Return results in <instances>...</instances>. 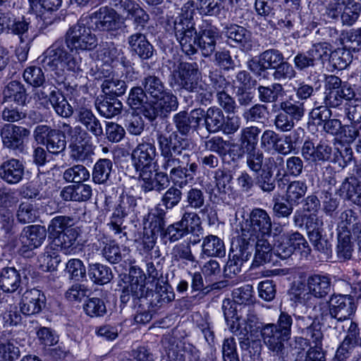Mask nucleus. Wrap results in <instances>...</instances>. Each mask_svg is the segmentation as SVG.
Wrapping results in <instances>:
<instances>
[{
    "label": "nucleus",
    "mask_w": 361,
    "mask_h": 361,
    "mask_svg": "<svg viewBox=\"0 0 361 361\" xmlns=\"http://www.w3.org/2000/svg\"><path fill=\"white\" fill-rule=\"evenodd\" d=\"M157 140L163 171L154 172L152 169H145L139 173L142 190L144 192L154 190L160 193L168 188L171 181L180 188L193 183L198 164L192 159L191 152L194 148L192 140L182 137L176 133H171L169 136L159 133L157 135Z\"/></svg>",
    "instance_id": "nucleus-1"
},
{
    "label": "nucleus",
    "mask_w": 361,
    "mask_h": 361,
    "mask_svg": "<svg viewBox=\"0 0 361 361\" xmlns=\"http://www.w3.org/2000/svg\"><path fill=\"white\" fill-rule=\"evenodd\" d=\"M90 18L82 16L78 23L70 27L65 34V39H57L44 52V66L51 71H63L66 68L80 73L85 71V64L74 57L70 51H91L97 46V36L92 32Z\"/></svg>",
    "instance_id": "nucleus-2"
},
{
    "label": "nucleus",
    "mask_w": 361,
    "mask_h": 361,
    "mask_svg": "<svg viewBox=\"0 0 361 361\" xmlns=\"http://www.w3.org/2000/svg\"><path fill=\"white\" fill-rule=\"evenodd\" d=\"M128 279L129 284L123 288L120 295L122 304L126 305L132 300L133 305H141L140 302L142 300H147L151 295L150 305L153 307H161L175 298L173 288L168 283H157L155 293L146 288L145 274L138 267L130 268Z\"/></svg>",
    "instance_id": "nucleus-3"
},
{
    "label": "nucleus",
    "mask_w": 361,
    "mask_h": 361,
    "mask_svg": "<svg viewBox=\"0 0 361 361\" xmlns=\"http://www.w3.org/2000/svg\"><path fill=\"white\" fill-rule=\"evenodd\" d=\"M137 199L133 195H123L120 197L106 226L110 232L121 242H126L128 238L125 231L126 226H122L124 219L134 217L137 212Z\"/></svg>",
    "instance_id": "nucleus-4"
},
{
    "label": "nucleus",
    "mask_w": 361,
    "mask_h": 361,
    "mask_svg": "<svg viewBox=\"0 0 361 361\" xmlns=\"http://www.w3.org/2000/svg\"><path fill=\"white\" fill-rule=\"evenodd\" d=\"M339 87L335 83V75H326L324 80V92L323 104L310 111V118L315 126H323L332 116V109L338 110L341 102L338 97L336 89Z\"/></svg>",
    "instance_id": "nucleus-5"
},
{
    "label": "nucleus",
    "mask_w": 361,
    "mask_h": 361,
    "mask_svg": "<svg viewBox=\"0 0 361 361\" xmlns=\"http://www.w3.org/2000/svg\"><path fill=\"white\" fill-rule=\"evenodd\" d=\"M271 219L267 212L261 208H255L250 213L249 218L241 223V236L238 239H245L251 244V238L271 237Z\"/></svg>",
    "instance_id": "nucleus-6"
},
{
    "label": "nucleus",
    "mask_w": 361,
    "mask_h": 361,
    "mask_svg": "<svg viewBox=\"0 0 361 361\" xmlns=\"http://www.w3.org/2000/svg\"><path fill=\"white\" fill-rule=\"evenodd\" d=\"M335 83L339 87L336 89L341 105L338 111H343L346 118L352 123H361V98L357 97L354 85L335 75Z\"/></svg>",
    "instance_id": "nucleus-7"
},
{
    "label": "nucleus",
    "mask_w": 361,
    "mask_h": 361,
    "mask_svg": "<svg viewBox=\"0 0 361 361\" xmlns=\"http://www.w3.org/2000/svg\"><path fill=\"white\" fill-rule=\"evenodd\" d=\"M85 17L90 18V23L94 25V30L106 32L110 38H116L121 35L123 22L120 20L118 13L113 8L103 6Z\"/></svg>",
    "instance_id": "nucleus-8"
},
{
    "label": "nucleus",
    "mask_w": 361,
    "mask_h": 361,
    "mask_svg": "<svg viewBox=\"0 0 361 361\" xmlns=\"http://www.w3.org/2000/svg\"><path fill=\"white\" fill-rule=\"evenodd\" d=\"M173 32L182 51L188 56L195 54L198 34L191 19L176 17L173 22Z\"/></svg>",
    "instance_id": "nucleus-9"
},
{
    "label": "nucleus",
    "mask_w": 361,
    "mask_h": 361,
    "mask_svg": "<svg viewBox=\"0 0 361 361\" xmlns=\"http://www.w3.org/2000/svg\"><path fill=\"white\" fill-rule=\"evenodd\" d=\"M171 79L180 89L190 92L202 80L197 63L178 61L171 71Z\"/></svg>",
    "instance_id": "nucleus-10"
},
{
    "label": "nucleus",
    "mask_w": 361,
    "mask_h": 361,
    "mask_svg": "<svg viewBox=\"0 0 361 361\" xmlns=\"http://www.w3.org/2000/svg\"><path fill=\"white\" fill-rule=\"evenodd\" d=\"M253 252V245L245 239H235L231 243L229 259L224 267L226 277L232 278L241 271L244 262H247Z\"/></svg>",
    "instance_id": "nucleus-11"
},
{
    "label": "nucleus",
    "mask_w": 361,
    "mask_h": 361,
    "mask_svg": "<svg viewBox=\"0 0 361 361\" xmlns=\"http://www.w3.org/2000/svg\"><path fill=\"white\" fill-rule=\"evenodd\" d=\"M177 97L171 91L166 90L161 96L154 99L150 104H147L142 111V115L149 121H154L158 116L165 118L178 108Z\"/></svg>",
    "instance_id": "nucleus-12"
},
{
    "label": "nucleus",
    "mask_w": 361,
    "mask_h": 361,
    "mask_svg": "<svg viewBox=\"0 0 361 361\" xmlns=\"http://www.w3.org/2000/svg\"><path fill=\"white\" fill-rule=\"evenodd\" d=\"M33 135L38 143L45 145L48 152L53 154H61L66 148V135L62 130L39 125L35 128Z\"/></svg>",
    "instance_id": "nucleus-13"
},
{
    "label": "nucleus",
    "mask_w": 361,
    "mask_h": 361,
    "mask_svg": "<svg viewBox=\"0 0 361 361\" xmlns=\"http://www.w3.org/2000/svg\"><path fill=\"white\" fill-rule=\"evenodd\" d=\"M330 50V44L319 42L314 44L306 51H298L293 59L295 71L304 72L314 68L319 61L327 58Z\"/></svg>",
    "instance_id": "nucleus-14"
},
{
    "label": "nucleus",
    "mask_w": 361,
    "mask_h": 361,
    "mask_svg": "<svg viewBox=\"0 0 361 361\" xmlns=\"http://www.w3.org/2000/svg\"><path fill=\"white\" fill-rule=\"evenodd\" d=\"M47 230L40 225H30L24 227L18 240V252L25 257L31 255V252L39 247L45 240Z\"/></svg>",
    "instance_id": "nucleus-15"
},
{
    "label": "nucleus",
    "mask_w": 361,
    "mask_h": 361,
    "mask_svg": "<svg viewBox=\"0 0 361 361\" xmlns=\"http://www.w3.org/2000/svg\"><path fill=\"white\" fill-rule=\"evenodd\" d=\"M284 59L283 53L276 49H269L262 52L258 60L248 61L247 67L257 77L268 79L269 69L274 70Z\"/></svg>",
    "instance_id": "nucleus-16"
},
{
    "label": "nucleus",
    "mask_w": 361,
    "mask_h": 361,
    "mask_svg": "<svg viewBox=\"0 0 361 361\" xmlns=\"http://www.w3.org/2000/svg\"><path fill=\"white\" fill-rule=\"evenodd\" d=\"M260 334L264 343L274 356L278 357L279 361H286L284 343L289 339L273 323L262 324Z\"/></svg>",
    "instance_id": "nucleus-17"
},
{
    "label": "nucleus",
    "mask_w": 361,
    "mask_h": 361,
    "mask_svg": "<svg viewBox=\"0 0 361 361\" xmlns=\"http://www.w3.org/2000/svg\"><path fill=\"white\" fill-rule=\"evenodd\" d=\"M284 166V159L280 155L269 156L265 159L264 168L256 178V185L265 192L270 193L275 190L274 170Z\"/></svg>",
    "instance_id": "nucleus-18"
},
{
    "label": "nucleus",
    "mask_w": 361,
    "mask_h": 361,
    "mask_svg": "<svg viewBox=\"0 0 361 361\" xmlns=\"http://www.w3.org/2000/svg\"><path fill=\"white\" fill-rule=\"evenodd\" d=\"M356 307L354 298L350 295H333L329 300V313L338 322L350 319Z\"/></svg>",
    "instance_id": "nucleus-19"
},
{
    "label": "nucleus",
    "mask_w": 361,
    "mask_h": 361,
    "mask_svg": "<svg viewBox=\"0 0 361 361\" xmlns=\"http://www.w3.org/2000/svg\"><path fill=\"white\" fill-rule=\"evenodd\" d=\"M307 286L309 292L305 293L302 297L299 295L300 303L305 304L312 295L316 298L326 297L331 290V281L326 276L314 274L307 277Z\"/></svg>",
    "instance_id": "nucleus-20"
},
{
    "label": "nucleus",
    "mask_w": 361,
    "mask_h": 361,
    "mask_svg": "<svg viewBox=\"0 0 361 361\" xmlns=\"http://www.w3.org/2000/svg\"><path fill=\"white\" fill-rule=\"evenodd\" d=\"M157 156V149L154 143L142 142L139 143L131 153V159L136 171H144L151 169V164Z\"/></svg>",
    "instance_id": "nucleus-21"
},
{
    "label": "nucleus",
    "mask_w": 361,
    "mask_h": 361,
    "mask_svg": "<svg viewBox=\"0 0 361 361\" xmlns=\"http://www.w3.org/2000/svg\"><path fill=\"white\" fill-rule=\"evenodd\" d=\"M296 326L308 341H311L316 348H321L323 334L319 322L309 316H295Z\"/></svg>",
    "instance_id": "nucleus-22"
},
{
    "label": "nucleus",
    "mask_w": 361,
    "mask_h": 361,
    "mask_svg": "<svg viewBox=\"0 0 361 361\" xmlns=\"http://www.w3.org/2000/svg\"><path fill=\"white\" fill-rule=\"evenodd\" d=\"M301 154L306 161L324 163L331 160L332 147L324 141H320L317 146H314L312 141L306 140L302 147Z\"/></svg>",
    "instance_id": "nucleus-23"
},
{
    "label": "nucleus",
    "mask_w": 361,
    "mask_h": 361,
    "mask_svg": "<svg viewBox=\"0 0 361 361\" xmlns=\"http://www.w3.org/2000/svg\"><path fill=\"white\" fill-rule=\"evenodd\" d=\"M222 33L228 41L236 44L242 51L248 52L252 49V32L245 27L236 24H229L224 27Z\"/></svg>",
    "instance_id": "nucleus-24"
},
{
    "label": "nucleus",
    "mask_w": 361,
    "mask_h": 361,
    "mask_svg": "<svg viewBox=\"0 0 361 361\" xmlns=\"http://www.w3.org/2000/svg\"><path fill=\"white\" fill-rule=\"evenodd\" d=\"M30 134L28 129L13 124H6L1 130V136L5 147L14 150H23V140Z\"/></svg>",
    "instance_id": "nucleus-25"
},
{
    "label": "nucleus",
    "mask_w": 361,
    "mask_h": 361,
    "mask_svg": "<svg viewBox=\"0 0 361 361\" xmlns=\"http://www.w3.org/2000/svg\"><path fill=\"white\" fill-rule=\"evenodd\" d=\"M5 22V30L17 35L20 42L25 43L32 40V37L29 34L31 29L30 18L25 16L16 17L12 13L8 11L6 13Z\"/></svg>",
    "instance_id": "nucleus-26"
},
{
    "label": "nucleus",
    "mask_w": 361,
    "mask_h": 361,
    "mask_svg": "<svg viewBox=\"0 0 361 361\" xmlns=\"http://www.w3.org/2000/svg\"><path fill=\"white\" fill-rule=\"evenodd\" d=\"M46 298L39 290L33 288L26 290L20 302V312L25 315H33L39 313L45 306Z\"/></svg>",
    "instance_id": "nucleus-27"
},
{
    "label": "nucleus",
    "mask_w": 361,
    "mask_h": 361,
    "mask_svg": "<svg viewBox=\"0 0 361 361\" xmlns=\"http://www.w3.org/2000/svg\"><path fill=\"white\" fill-rule=\"evenodd\" d=\"M127 42L130 52L137 55L142 60L151 59L155 52L153 45L148 41L146 35L141 32L130 35Z\"/></svg>",
    "instance_id": "nucleus-28"
},
{
    "label": "nucleus",
    "mask_w": 361,
    "mask_h": 361,
    "mask_svg": "<svg viewBox=\"0 0 361 361\" xmlns=\"http://www.w3.org/2000/svg\"><path fill=\"white\" fill-rule=\"evenodd\" d=\"M76 114L78 121L82 125L87 133H90L97 139L102 138L104 135L102 123L91 109L80 107L76 110Z\"/></svg>",
    "instance_id": "nucleus-29"
},
{
    "label": "nucleus",
    "mask_w": 361,
    "mask_h": 361,
    "mask_svg": "<svg viewBox=\"0 0 361 361\" xmlns=\"http://www.w3.org/2000/svg\"><path fill=\"white\" fill-rule=\"evenodd\" d=\"M24 171L25 166L23 162L19 159L12 158L1 164L0 178L8 184H17L22 180Z\"/></svg>",
    "instance_id": "nucleus-30"
},
{
    "label": "nucleus",
    "mask_w": 361,
    "mask_h": 361,
    "mask_svg": "<svg viewBox=\"0 0 361 361\" xmlns=\"http://www.w3.org/2000/svg\"><path fill=\"white\" fill-rule=\"evenodd\" d=\"M337 233L353 234L361 231V219L356 212L347 209L342 212L337 221Z\"/></svg>",
    "instance_id": "nucleus-31"
},
{
    "label": "nucleus",
    "mask_w": 361,
    "mask_h": 361,
    "mask_svg": "<svg viewBox=\"0 0 361 361\" xmlns=\"http://www.w3.org/2000/svg\"><path fill=\"white\" fill-rule=\"evenodd\" d=\"M339 190L346 200L361 207V183L353 173L343 180Z\"/></svg>",
    "instance_id": "nucleus-32"
},
{
    "label": "nucleus",
    "mask_w": 361,
    "mask_h": 361,
    "mask_svg": "<svg viewBox=\"0 0 361 361\" xmlns=\"http://www.w3.org/2000/svg\"><path fill=\"white\" fill-rule=\"evenodd\" d=\"M269 237H253L250 240V243L255 246V254L252 262L255 267L269 262L273 253V247L268 240Z\"/></svg>",
    "instance_id": "nucleus-33"
},
{
    "label": "nucleus",
    "mask_w": 361,
    "mask_h": 361,
    "mask_svg": "<svg viewBox=\"0 0 361 361\" xmlns=\"http://www.w3.org/2000/svg\"><path fill=\"white\" fill-rule=\"evenodd\" d=\"M95 107L102 116L106 118H111L122 112L123 104L116 97L104 95L97 98Z\"/></svg>",
    "instance_id": "nucleus-34"
},
{
    "label": "nucleus",
    "mask_w": 361,
    "mask_h": 361,
    "mask_svg": "<svg viewBox=\"0 0 361 361\" xmlns=\"http://www.w3.org/2000/svg\"><path fill=\"white\" fill-rule=\"evenodd\" d=\"M21 283L19 271L14 267H5L0 273V288L6 293H13Z\"/></svg>",
    "instance_id": "nucleus-35"
},
{
    "label": "nucleus",
    "mask_w": 361,
    "mask_h": 361,
    "mask_svg": "<svg viewBox=\"0 0 361 361\" xmlns=\"http://www.w3.org/2000/svg\"><path fill=\"white\" fill-rule=\"evenodd\" d=\"M217 38L218 32L214 27H210L200 32L197 37V44L204 56H209L214 53Z\"/></svg>",
    "instance_id": "nucleus-36"
},
{
    "label": "nucleus",
    "mask_w": 361,
    "mask_h": 361,
    "mask_svg": "<svg viewBox=\"0 0 361 361\" xmlns=\"http://www.w3.org/2000/svg\"><path fill=\"white\" fill-rule=\"evenodd\" d=\"M202 255H204L207 257H224L226 255V248L224 241L216 235H207L203 238Z\"/></svg>",
    "instance_id": "nucleus-37"
},
{
    "label": "nucleus",
    "mask_w": 361,
    "mask_h": 361,
    "mask_svg": "<svg viewBox=\"0 0 361 361\" xmlns=\"http://www.w3.org/2000/svg\"><path fill=\"white\" fill-rule=\"evenodd\" d=\"M224 122V114L217 106H211L205 111L204 127L209 133L221 131Z\"/></svg>",
    "instance_id": "nucleus-38"
},
{
    "label": "nucleus",
    "mask_w": 361,
    "mask_h": 361,
    "mask_svg": "<svg viewBox=\"0 0 361 361\" xmlns=\"http://www.w3.org/2000/svg\"><path fill=\"white\" fill-rule=\"evenodd\" d=\"M260 133L261 129L257 126L246 127L241 130L240 145L243 153L259 149L257 143Z\"/></svg>",
    "instance_id": "nucleus-39"
},
{
    "label": "nucleus",
    "mask_w": 361,
    "mask_h": 361,
    "mask_svg": "<svg viewBox=\"0 0 361 361\" xmlns=\"http://www.w3.org/2000/svg\"><path fill=\"white\" fill-rule=\"evenodd\" d=\"M51 105L56 113L63 118H69L73 114L71 105L68 102L63 93L56 87L48 102V106Z\"/></svg>",
    "instance_id": "nucleus-40"
},
{
    "label": "nucleus",
    "mask_w": 361,
    "mask_h": 361,
    "mask_svg": "<svg viewBox=\"0 0 361 361\" xmlns=\"http://www.w3.org/2000/svg\"><path fill=\"white\" fill-rule=\"evenodd\" d=\"M307 191V185L305 181H290L286 188L285 200L290 204L298 205L302 202Z\"/></svg>",
    "instance_id": "nucleus-41"
},
{
    "label": "nucleus",
    "mask_w": 361,
    "mask_h": 361,
    "mask_svg": "<svg viewBox=\"0 0 361 361\" xmlns=\"http://www.w3.org/2000/svg\"><path fill=\"white\" fill-rule=\"evenodd\" d=\"M257 93L261 102L274 103L277 102L279 98L284 96L285 90L281 83L274 82L269 86H258Z\"/></svg>",
    "instance_id": "nucleus-42"
},
{
    "label": "nucleus",
    "mask_w": 361,
    "mask_h": 361,
    "mask_svg": "<svg viewBox=\"0 0 361 361\" xmlns=\"http://www.w3.org/2000/svg\"><path fill=\"white\" fill-rule=\"evenodd\" d=\"M113 170V162L109 159H99L94 165L92 180L95 183L105 184Z\"/></svg>",
    "instance_id": "nucleus-43"
},
{
    "label": "nucleus",
    "mask_w": 361,
    "mask_h": 361,
    "mask_svg": "<svg viewBox=\"0 0 361 361\" xmlns=\"http://www.w3.org/2000/svg\"><path fill=\"white\" fill-rule=\"evenodd\" d=\"M314 249L319 252V257L322 259H328L332 253L331 244L326 235L319 233H313L308 237Z\"/></svg>",
    "instance_id": "nucleus-44"
},
{
    "label": "nucleus",
    "mask_w": 361,
    "mask_h": 361,
    "mask_svg": "<svg viewBox=\"0 0 361 361\" xmlns=\"http://www.w3.org/2000/svg\"><path fill=\"white\" fill-rule=\"evenodd\" d=\"M90 279L95 283L104 285L113 279V273L110 267L99 263L90 264L88 269Z\"/></svg>",
    "instance_id": "nucleus-45"
},
{
    "label": "nucleus",
    "mask_w": 361,
    "mask_h": 361,
    "mask_svg": "<svg viewBox=\"0 0 361 361\" xmlns=\"http://www.w3.org/2000/svg\"><path fill=\"white\" fill-rule=\"evenodd\" d=\"M279 107L281 111H284L297 122L300 121L305 114L304 102L300 100H295L292 96L281 102Z\"/></svg>",
    "instance_id": "nucleus-46"
},
{
    "label": "nucleus",
    "mask_w": 361,
    "mask_h": 361,
    "mask_svg": "<svg viewBox=\"0 0 361 361\" xmlns=\"http://www.w3.org/2000/svg\"><path fill=\"white\" fill-rule=\"evenodd\" d=\"M178 222L188 235L191 233L199 237L202 233L201 220L197 213L185 212Z\"/></svg>",
    "instance_id": "nucleus-47"
},
{
    "label": "nucleus",
    "mask_w": 361,
    "mask_h": 361,
    "mask_svg": "<svg viewBox=\"0 0 361 361\" xmlns=\"http://www.w3.org/2000/svg\"><path fill=\"white\" fill-rule=\"evenodd\" d=\"M79 236L78 228H71L66 229L62 233H59L56 237L58 245H59L63 252L71 253L77 246V239Z\"/></svg>",
    "instance_id": "nucleus-48"
},
{
    "label": "nucleus",
    "mask_w": 361,
    "mask_h": 361,
    "mask_svg": "<svg viewBox=\"0 0 361 361\" xmlns=\"http://www.w3.org/2000/svg\"><path fill=\"white\" fill-rule=\"evenodd\" d=\"M104 77L105 79L103 80L101 87L104 96L117 98L125 94L127 89L125 81L117 78Z\"/></svg>",
    "instance_id": "nucleus-49"
},
{
    "label": "nucleus",
    "mask_w": 361,
    "mask_h": 361,
    "mask_svg": "<svg viewBox=\"0 0 361 361\" xmlns=\"http://www.w3.org/2000/svg\"><path fill=\"white\" fill-rule=\"evenodd\" d=\"M142 85L144 90L152 99L159 97L166 90L164 82L161 79L154 75H147L142 80Z\"/></svg>",
    "instance_id": "nucleus-50"
},
{
    "label": "nucleus",
    "mask_w": 361,
    "mask_h": 361,
    "mask_svg": "<svg viewBox=\"0 0 361 361\" xmlns=\"http://www.w3.org/2000/svg\"><path fill=\"white\" fill-rule=\"evenodd\" d=\"M127 104L131 109H140V113L142 114L143 109L146 107L147 104H150L151 102H147V93L143 87L136 86L130 89Z\"/></svg>",
    "instance_id": "nucleus-51"
},
{
    "label": "nucleus",
    "mask_w": 361,
    "mask_h": 361,
    "mask_svg": "<svg viewBox=\"0 0 361 361\" xmlns=\"http://www.w3.org/2000/svg\"><path fill=\"white\" fill-rule=\"evenodd\" d=\"M5 97L10 99L18 104H24L27 99L26 91L24 86L18 81L10 82L4 90Z\"/></svg>",
    "instance_id": "nucleus-52"
},
{
    "label": "nucleus",
    "mask_w": 361,
    "mask_h": 361,
    "mask_svg": "<svg viewBox=\"0 0 361 361\" xmlns=\"http://www.w3.org/2000/svg\"><path fill=\"white\" fill-rule=\"evenodd\" d=\"M0 302V310L2 311L1 316L6 325H17L21 321V316L17 310V306L14 304L8 303V299Z\"/></svg>",
    "instance_id": "nucleus-53"
},
{
    "label": "nucleus",
    "mask_w": 361,
    "mask_h": 361,
    "mask_svg": "<svg viewBox=\"0 0 361 361\" xmlns=\"http://www.w3.org/2000/svg\"><path fill=\"white\" fill-rule=\"evenodd\" d=\"M215 186L221 193L226 194L231 190L233 175L227 169H218L214 172Z\"/></svg>",
    "instance_id": "nucleus-54"
},
{
    "label": "nucleus",
    "mask_w": 361,
    "mask_h": 361,
    "mask_svg": "<svg viewBox=\"0 0 361 361\" xmlns=\"http://www.w3.org/2000/svg\"><path fill=\"white\" fill-rule=\"evenodd\" d=\"M327 57L331 66L337 70L345 69L352 61L350 52L342 49L330 51Z\"/></svg>",
    "instance_id": "nucleus-55"
},
{
    "label": "nucleus",
    "mask_w": 361,
    "mask_h": 361,
    "mask_svg": "<svg viewBox=\"0 0 361 361\" xmlns=\"http://www.w3.org/2000/svg\"><path fill=\"white\" fill-rule=\"evenodd\" d=\"M269 111L267 106L263 104H255L243 113V118L247 122H263L267 118Z\"/></svg>",
    "instance_id": "nucleus-56"
},
{
    "label": "nucleus",
    "mask_w": 361,
    "mask_h": 361,
    "mask_svg": "<svg viewBox=\"0 0 361 361\" xmlns=\"http://www.w3.org/2000/svg\"><path fill=\"white\" fill-rule=\"evenodd\" d=\"M296 75L297 72L294 66L289 62L284 61V59L276 66L272 73L274 80L279 82L290 81L294 79Z\"/></svg>",
    "instance_id": "nucleus-57"
},
{
    "label": "nucleus",
    "mask_w": 361,
    "mask_h": 361,
    "mask_svg": "<svg viewBox=\"0 0 361 361\" xmlns=\"http://www.w3.org/2000/svg\"><path fill=\"white\" fill-rule=\"evenodd\" d=\"M283 239L288 241V243L293 248V252L299 250L301 252L309 254L310 249L308 243L304 236L298 231L287 232L283 234Z\"/></svg>",
    "instance_id": "nucleus-58"
},
{
    "label": "nucleus",
    "mask_w": 361,
    "mask_h": 361,
    "mask_svg": "<svg viewBox=\"0 0 361 361\" xmlns=\"http://www.w3.org/2000/svg\"><path fill=\"white\" fill-rule=\"evenodd\" d=\"M83 309L86 314L91 317H103L106 313L104 300L99 298H90L85 300Z\"/></svg>",
    "instance_id": "nucleus-59"
},
{
    "label": "nucleus",
    "mask_w": 361,
    "mask_h": 361,
    "mask_svg": "<svg viewBox=\"0 0 361 361\" xmlns=\"http://www.w3.org/2000/svg\"><path fill=\"white\" fill-rule=\"evenodd\" d=\"M63 178L67 182L82 183L90 178V172L82 165H75L67 169L63 173Z\"/></svg>",
    "instance_id": "nucleus-60"
},
{
    "label": "nucleus",
    "mask_w": 361,
    "mask_h": 361,
    "mask_svg": "<svg viewBox=\"0 0 361 361\" xmlns=\"http://www.w3.org/2000/svg\"><path fill=\"white\" fill-rule=\"evenodd\" d=\"M246 159V165L247 168L256 174L262 171L264 168L265 159L263 152L260 149H257L248 152H245Z\"/></svg>",
    "instance_id": "nucleus-61"
},
{
    "label": "nucleus",
    "mask_w": 361,
    "mask_h": 361,
    "mask_svg": "<svg viewBox=\"0 0 361 361\" xmlns=\"http://www.w3.org/2000/svg\"><path fill=\"white\" fill-rule=\"evenodd\" d=\"M205 198L204 193L201 189L191 188L185 195L186 207L193 209H201L205 204Z\"/></svg>",
    "instance_id": "nucleus-62"
},
{
    "label": "nucleus",
    "mask_w": 361,
    "mask_h": 361,
    "mask_svg": "<svg viewBox=\"0 0 361 361\" xmlns=\"http://www.w3.org/2000/svg\"><path fill=\"white\" fill-rule=\"evenodd\" d=\"M69 279L79 281L86 277V269L83 262L79 259H71L68 261L64 270Z\"/></svg>",
    "instance_id": "nucleus-63"
},
{
    "label": "nucleus",
    "mask_w": 361,
    "mask_h": 361,
    "mask_svg": "<svg viewBox=\"0 0 361 361\" xmlns=\"http://www.w3.org/2000/svg\"><path fill=\"white\" fill-rule=\"evenodd\" d=\"M361 11V6L357 2L350 1L349 4H345L343 12L341 19L343 25L351 26L358 19Z\"/></svg>",
    "instance_id": "nucleus-64"
}]
</instances>
